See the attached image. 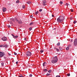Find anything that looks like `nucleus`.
Here are the masks:
<instances>
[{"label":"nucleus","instance_id":"f257e3e1","mask_svg":"<svg viewBox=\"0 0 77 77\" xmlns=\"http://www.w3.org/2000/svg\"><path fill=\"white\" fill-rule=\"evenodd\" d=\"M58 60L57 57V56H55L54 57V60H52L51 62L53 63H56L57 62Z\"/></svg>","mask_w":77,"mask_h":77},{"label":"nucleus","instance_id":"f03ea898","mask_svg":"<svg viewBox=\"0 0 77 77\" xmlns=\"http://www.w3.org/2000/svg\"><path fill=\"white\" fill-rule=\"evenodd\" d=\"M31 55H32V53H31V52L30 51H28L26 52V55L27 56H30Z\"/></svg>","mask_w":77,"mask_h":77},{"label":"nucleus","instance_id":"7ed1b4c3","mask_svg":"<svg viewBox=\"0 0 77 77\" xmlns=\"http://www.w3.org/2000/svg\"><path fill=\"white\" fill-rule=\"evenodd\" d=\"M74 45L75 46H76L77 45V39L76 38L75 39L74 42Z\"/></svg>","mask_w":77,"mask_h":77},{"label":"nucleus","instance_id":"20e7f679","mask_svg":"<svg viewBox=\"0 0 77 77\" xmlns=\"http://www.w3.org/2000/svg\"><path fill=\"white\" fill-rule=\"evenodd\" d=\"M3 56H5V53H3L2 52H0V57H3Z\"/></svg>","mask_w":77,"mask_h":77},{"label":"nucleus","instance_id":"39448f33","mask_svg":"<svg viewBox=\"0 0 77 77\" xmlns=\"http://www.w3.org/2000/svg\"><path fill=\"white\" fill-rule=\"evenodd\" d=\"M60 18V19L62 21H63L64 20V17L62 16H60L59 17Z\"/></svg>","mask_w":77,"mask_h":77},{"label":"nucleus","instance_id":"423d86ee","mask_svg":"<svg viewBox=\"0 0 77 77\" xmlns=\"http://www.w3.org/2000/svg\"><path fill=\"white\" fill-rule=\"evenodd\" d=\"M57 22H59V23H61L62 21L59 17L57 19Z\"/></svg>","mask_w":77,"mask_h":77},{"label":"nucleus","instance_id":"0eeeda50","mask_svg":"<svg viewBox=\"0 0 77 77\" xmlns=\"http://www.w3.org/2000/svg\"><path fill=\"white\" fill-rule=\"evenodd\" d=\"M2 39L4 41H7V38L6 37L2 38Z\"/></svg>","mask_w":77,"mask_h":77},{"label":"nucleus","instance_id":"6e6552de","mask_svg":"<svg viewBox=\"0 0 77 77\" xmlns=\"http://www.w3.org/2000/svg\"><path fill=\"white\" fill-rule=\"evenodd\" d=\"M43 3H42V5H45V6L46 5V4H45V3H46V1H45L44 0H43Z\"/></svg>","mask_w":77,"mask_h":77},{"label":"nucleus","instance_id":"1a4fd4ad","mask_svg":"<svg viewBox=\"0 0 77 77\" xmlns=\"http://www.w3.org/2000/svg\"><path fill=\"white\" fill-rule=\"evenodd\" d=\"M8 46H9V45H8L7 44H5L3 45L4 47H5V48H7Z\"/></svg>","mask_w":77,"mask_h":77},{"label":"nucleus","instance_id":"9d476101","mask_svg":"<svg viewBox=\"0 0 77 77\" xmlns=\"http://www.w3.org/2000/svg\"><path fill=\"white\" fill-rule=\"evenodd\" d=\"M2 11L3 12H6V8H2Z\"/></svg>","mask_w":77,"mask_h":77},{"label":"nucleus","instance_id":"9b49d317","mask_svg":"<svg viewBox=\"0 0 77 77\" xmlns=\"http://www.w3.org/2000/svg\"><path fill=\"white\" fill-rule=\"evenodd\" d=\"M46 64H47V63H46V62H45L44 63H43V66H45V65H46Z\"/></svg>","mask_w":77,"mask_h":77},{"label":"nucleus","instance_id":"f8f14e48","mask_svg":"<svg viewBox=\"0 0 77 77\" xmlns=\"http://www.w3.org/2000/svg\"><path fill=\"white\" fill-rule=\"evenodd\" d=\"M18 37V36L17 35H16L15 36H14L13 37V38H14V39H17V38Z\"/></svg>","mask_w":77,"mask_h":77},{"label":"nucleus","instance_id":"ddd939ff","mask_svg":"<svg viewBox=\"0 0 77 77\" xmlns=\"http://www.w3.org/2000/svg\"><path fill=\"white\" fill-rule=\"evenodd\" d=\"M26 3H27V4H29V5H30V4H31V2L30 1H29V2H26Z\"/></svg>","mask_w":77,"mask_h":77},{"label":"nucleus","instance_id":"4468645a","mask_svg":"<svg viewBox=\"0 0 77 77\" xmlns=\"http://www.w3.org/2000/svg\"><path fill=\"white\" fill-rule=\"evenodd\" d=\"M18 23H19V24H20V23H22V21L21 20H19V21H18Z\"/></svg>","mask_w":77,"mask_h":77},{"label":"nucleus","instance_id":"2eb2a0df","mask_svg":"<svg viewBox=\"0 0 77 77\" xmlns=\"http://www.w3.org/2000/svg\"><path fill=\"white\" fill-rule=\"evenodd\" d=\"M60 43L59 42H58L57 44V46H59V45H60Z\"/></svg>","mask_w":77,"mask_h":77},{"label":"nucleus","instance_id":"dca6fc26","mask_svg":"<svg viewBox=\"0 0 77 77\" xmlns=\"http://www.w3.org/2000/svg\"><path fill=\"white\" fill-rule=\"evenodd\" d=\"M48 71V70L47 69H44V71H45V72H47Z\"/></svg>","mask_w":77,"mask_h":77},{"label":"nucleus","instance_id":"f3484780","mask_svg":"<svg viewBox=\"0 0 77 77\" xmlns=\"http://www.w3.org/2000/svg\"><path fill=\"white\" fill-rule=\"evenodd\" d=\"M69 49V47H67V48H66V50H68Z\"/></svg>","mask_w":77,"mask_h":77},{"label":"nucleus","instance_id":"a211bd4d","mask_svg":"<svg viewBox=\"0 0 77 77\" xmlns=\"http://www.w3.org/2000/svg\"><path fill=\"white\" fill-rule=\"evenodd\" d=\"M66 5L67 6H69L70 5H69L68 4L66 3Z\"/></svg>","mask_w":77,"mask_h":77},{"label":"nucleus","instance_id":"6ab92c4d","mask_svg":"<svg viewBox=\"0 0 77 77\" xmlns=\"http://www.w3.org/2000/svg\"><path fill=\"white\" fill-rule=\"evenodd\" d=\"M33 24V22H31L29 24V25L30 26H31V25H32Z\"/></svg>","mask_w":77,"mask_h":77},{"label":"nucleus","instance_id":"aec40b11","mask_svg":"<svg viewBox=\"0 0 77 77\" xmlns=\"http://www.w3.org/2000/svg\"><path fill=\"white\" fill-rule=\"evenodd\" d=\"M11 21H14V22H15V20H14V19H11Z\"/></svg>","mask_w":77,"mask_h":77},{"label":"nucleus","instance_id":"412c9836","mask_svg":"<svg viewBox=\"0 0 77 77\" xmlns=\"http://www.w3.org/2000/svg\"><path fill=\"white\" fill-rule=\"evenodd\" d=\"M76 23H77V21H74L73 22V23L74 24H75Z\"/></svg>","mask_w":77,"mask_h":77},{"label":"nucleus","instance_id":"4be33fe9","mask_svg":"<svg viewBox=\"0 0 77 77\" xmlns=\"http://www.w3.org/2000/svg\"><path fill=\"white\" fill-rule=\"evenodd\" d=\"M32 27H30L29 28V30H32Z\"/></svg>","mask_w":77,"mask_h":77},{"label":"nucleus","instance_id":"5701e85b","mask_svg":"<svg viewBox=\"0 0 77 77\" xmlns=\"http://www.w3.org/2000/svg\"><path fill=\"white\" fill-rule=\"evenodd\" d=\"M59 48L60 50H62V47H59Z\"/></svg>","mask_w":77,"mask_h":77},{"label":"nucleus","instance_id":"b1692460","mask_svg":"<svg viewBox=\"0 0 77 77\" xmlns=\"http://www.w3.org/2000/svg\"><path fill=\"white\" fill-rule=\"evenodd\" d=\"M15 20L17 21V22L18 21V20H17V18H15Z\"/></svg>","mask_w":77,"mask_h":77},{"label":"nucleus","instance_id":"393cba45","mask_svg":"<svg viewBox=\"0 0 77 77\" xmlns=\"http://www.w3.org/2000/svg\"><path fill=\"white\" fill-rule=\"evenodd\" d=\"M50 75V74L48 73H47V74H46L47 76H48V75Z\"/></svg>","mask_w":77,"mask_h":77},{"label":"nucleus","instance_id":"a878e982","mask_svg":"<svg viewBox=\"0 0 77 77\" xmlns=\"http://www.w3.org/2000/svg\"><path fill=\"white\" fill-rule=\"evenodd\" d=\"M2 66H3L4 65V63H1Z\"/></svg>","mask_w":77,"mask_h":77},{"label":"nucleus","instance_id":"bb28decb","mask_svg":"<svg viewBox=\"0 0 77 77\" xmlns=\"http://www.w3.org/2000/svg\"><path fill=\"white\" fill-rule=\"evenodd\" d=\"M42 9H40L39 10V12H42Z\"/></svg>","mask_w":77,"mask_h":77},{"label":"nucleus","instance_id":"cd10ccee","mask_svg":"<svg viewBox=\"0 0 77 77\" xmlns=\"http://www.w3.org/2000/svg\"><path fill=\"white\" fill-rule=\"evenodd\" d=\"M38 14V11H37L35 13V15H37Z\"/></svg>","mask_w":77,"mask_h":77},{"label":"nucleus","instance_id":"c85d7f7f","mask_svg":"<svg viewBox=\"0 0 77 77\" xmlns=\"http://www.w3.org/2000/svg\"><path fill=\"white\" fill-rule=\"evenodd\" d=\"M48 72H51V70H49L48 71Z\"/></svg>","mask_w":77,"mask_h":77},{"label":"nucleus","instance_id":"c756f323","mask_svg":"<svg viewBox=\"0 0 77 77\" xmlns=\"http://www.w3.org/2000/svg\"><path fill=\"white\" fill-rule=\"evenodd\" d=\"M22 8H23L24 9V8H25V5H23Z\"/></svg>","mask_w":77,"mask_h":77},{"label":"nucleus","instance_id":"7c9ffc66","mask_svg":"<svg viewBox=\"0 0 77 77\" xmlns=\"http://www.w3.org/2000/svg\"><path fill=\"white\" fill-rule=\"evenodd\" d=\"M16 3H19V1L18 0L16 1Z\"/></svg>","mask_w":77,"mask_h":77},{"label":"nucleus","instance_id":"2f4dec72","mask_svg":"<svg viewBox=\"0 0 77 77\" xmlns=\"http://www.w3.org/2000/svg\"><path fill=\"white\" fill-rule=\"evenodd\" d=\"M67 76H70V74L69 73H68L67 74Z\"/></svg>","mask_w":77,"mask_h":77},{"label":"nucleus","instance_id":"473e14b6","mask_svg":"<svg viewBox=\"0 0 77 77\" xmlns=\"http://www.w3.org/2000/svg\"><path fill=\"white\" fill-rule=\"evenodd\" d=\"M60 4H63V2L62 1H60Z\"/></svg>","mask_w":77,"mask_h":77},{"label":"nucleus","instance_id":"72a5a7b5","mask_svg":"<svg viewBox=\"0 0 77 77\" xmlns=\"http://www.w3.org/2000/svg\"><path fill=\"white\" fill-rule=\"evenodd\" d=\"M25 41H27V39L26 38H24Z\"/></svg>","mask_w":77,"mask_h":77},{"label":"nucleus","instance_id":"f704fd0d","mask_svg":"<svg viewBox=\"0 0 77 77\" xmlns=\"http://www.w3.org/2000/svg\"><path fill=\"white\" fill-rule=\"evenodd\" d=\"M3 46V45H0V47H2Z\"/></svg>","mask_w":77,"mask_h":77},{"label":"nucleus","instance_id":"c9c22d12","mask_svg":"<svg viewBox=\"0 0 77 77\" xmlns=\"http://www.w3.org/2000/svg\"><path fill=\"white\" fill-rule=\"evenodd\" d=\"M43 52H44V51H43V50H41V51H40V52H41V53H43Z\"/></svg>","mask_w":77,"mask_h":77},{"label":"nucleus","instance_id":"e433bc0d","mask_svg":"<svg viewBox=\"0 0 77 77\" xmlns=\"http://www.w3.org/2000/svg\"><path fill=\"white\" fill-rule=\"evenodd\" d=\"M57 51H59V50L57 48L56 49Z\"/></svg>","mask_w":77,"mask_h":77},{"label":"nucleus","instance_id":"4c0bfd02","mask_svg":"<svg viewBox=\"0 0 77 77\" xmlns=\"http://www.w3.org/2000/svg\"><path fill=\"white\" fill-rule=\"evenodd\" d=\"M29 76H30V77H32V74H30Z\"/></svg>","mask_w":77,"mask_h":77},{"label":"nucleus","instance_id":"58836bf2","mask_svg":"<svg viewBox=\"0 0 77 77\" xmlns=\"http://www.w3.org/2000/svg\"><path fill=\"white\" fill-rule=\"evenodd\" d=\"M70 11H71V12H73V10L72 9H70Z\"/></svg>","mask_w":77,"mask_h":77},{"label":"nucleus","instance_id":"ea45409f","mask_svg":"<svg viewBox=\"0 0 77 77\" xmlns=\"http://www.w3.org/2000/svg\"><path fill=\"white\" fill-rule=\"evenodd\" d=\"M56 77H60V76H58V75L56 76Z\"/></svg>","mask_w":77,"mask_h":77},{"label":"nucleus","instance_id":"a19ab883","mask_svg":"<svg viewBox=\"0 0 77 77\" xmlns=\"http://www.w3.org/2000/svg\"><path fill=\"white\" fill-rule=\"evenodd\" d=\"M8 27H11V26L9 25H8Z\"/></svg>","mask_w":77,"mask_h":77},{"label":"nucleus","instance_id":"79ce46f5","mask_svg":"<svg viewBox=\"0 0 77 77\" xmlns=\"http://www.w3.org/2000/svg\"><path fill=\"white\" fill-rule=\"evenodd\" d=\"M12 36L13 37V38L14 37V35L13 34H11Z\"/></svg>","mask_w":77,"mask_h":77},{"label":"nucleus","instance_id":"37998d69","mask_svg":"<svg viewBox=\"0 0 77 77\" xmlns=\"http://www.w3.org/2000/svg\"><path fill=\"white\" fill-rule=\"evenodd\" d=\"M19 77H24V76H23L19 75Z\"/></svg>","mask_w":77,"mask_h":77},{"label":"nucleus","instance_id":"c03bdc74","mask_svg":"<svg viewBox=\"0 0 77 77\" xmlns=\"http://www.w3.org/2000/svg\"><path fill=\"white\" fill-rule=\"evenodd\" d=\"M30 17V18H33V16L31 15Z\"/></svg>","mask_w":77,"mask_h":77},{"label":"nucleus","instance_id":"a18cd8bd","mask_svg":"<svg viewBox=\"0 0 77 77\" xmlns=\"http://www.w3.org/2000/svg\"><path fill=\"white\" fill-rule=\"evenodd\" d=\"M10 24H12V21H10Z\"/></svg>","mask_w":77,"mask_h":77},{"label":"nucleus","instance_id":"49530a36","mask_svg":"<svg viewBox=\"0 0 77 77\" xmlns=\"http://www.w3.org/2000/svg\"><path fill=\"white\" fill-rule=\"evenodd\" d=\"M17 53H14V55H17Z\"/></svg>","mask_w":77,"mask_h":77},{"label":"nucleus","instance_id":"de8ad7c7","mask_svg":"<svg viewBox=\"0 0 77 77\" xmlns=\"http://www.w3.org/2000/svg\"><path fill=\"white\" fill-rule=\"evenodd\" d=\"M18 62L17 61L16 62V64H18Z\"/></svg>","mask_w":77,"mask_h":77},{"label":"nucleus","instance_id":"09e8293b","mask_svg":"<svg viewBox=\"0 0 77 77\" xmlns=\"http://www.w3.org/2000/svg\"><path fill=\"white\" fill-rule=\"evenodd\" d=\"M54 15H52V17H54Z\"/></svg>","mask_w":77,"mask_h":77},{"label":"nucleus","instance_id":"8fccbe9b","mask_svg":"<svg viewBox=\"0 0 77 77\" xmlns=\"http://www.w3.org/2000/svg\"><path fill=\"white\" fill-rule=\"evenodd\" d=\"M8 54L9 56H10V55H11V54H10L9 53H8Z\"/></svg>","mask_w":77,"mask_h":77},{"label":"nucleus","instance_id":"3c124183","mask_svg":"<svg viewBox=\"0 0 77 77\" xmlns=\"http://www.w3.org/2000/svg\"><path fill=\"white\" fill-rule=\"evenodd\" d=\"M73 40H71V42H73Z\"/></svg>","mask_w":77,"mask_h":77},{"label":"nucleus","instance_id":"603ef678","mask_svg":"<svg viewBox=\"0 0 77 77\" xmlns=\"http://www.w3.org/2000/svg\"><path fill=\"white\" fill-rule=\"evenodd\" d=\"M54 48V49H57V48H55V47Z\"/></svg>","mask_w":77,"mask_h":77},{"label":"nucleus","instance_id":"864d4df0","mask_svg":"<svg viewBox=\"0 0 77 77\" xmlns=\"http://www.w3.org/2000/svg\"><path fill=\"white\" fill-rule=\"evenodd\" d=\"M71 20H72V19H71V18H70V19Z\"/></svg>","mask_w":77,"mask_h":77}]
</instances>
